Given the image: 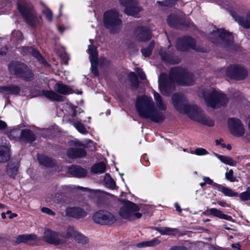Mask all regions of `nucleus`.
I'll return each mask as SVG.
<instances>
[{
	"label": "nucleus",
	"instance_id": "nucleus-60",
	"mask_svg": "<svg viewBox=\"0 0 250 250\" xmlns=\"http://www.w3.org/2000/svg\"><path fill=\"white\" fill-rule=\"evenodd\" d=\"M7 50V47L6 46L4 47V50H0V55L4 56L6 54L7 52L6 51Z\"/></svg>",
	"mask_w": 250,
	"mask_h": 250
},
{
	"label": "nucleus",
	"instance_id": "nucleus-51",
	"mask_svg": "<svg viewBox=\"0 0 250 250\" xmlns=\"http://www.w3.org/2000/svg\"><path fill=\"white\" fill-rule=\"evenodd\" d=\"M194 153L197 155H204L208 154V152L203 148H198L195 150Z\"/></svg>",
	"mask_w": 250,
	"mask_h": 250
},
{
	"label": "nucleus",
	"instance_id": "nucleus-11",
	"mask_svg": "<svg viewBox=\"0 0 250 250\" xmlns=\"http://www.w3.org/2000/svg\"><path fill=\"white\" fill-rule=\"evenodd\" d=\"M90 211V206L88 204H85L82 207L73 206L68 207L65 210V215L76 219L84 218Z\"/></svg>",
	"mask_w": 250,
	"mask_h": 250
},
{
	"label": "nucleus",
	"instance_id": "nucleus-17",
	"mask_svg": "<svg viewBox=\"0 0 250 250\" xmlns=\"http://www.w3.org/2000/svg\"><path fill=\"white\" fill-rule=\"evenodd\" d=\"M228 126L230 133L234 136H242L245 133V129L241 121L237 118H229Z\"/></svg>",
	"mask_w": 250,
	"mask_h": 250
},
{
	"label": "nucleus",
	"instance_id": "nucleus-62",
	"mask_svg": "<svg viewBox=\"0 0 250 250\" xmlns=\"http://www.w3.org/2000/svg\"><path fill=\"white\" fill-rule=\"evenodd\" d=\"M217 203L222 207H225L228 206L227 204L224 201H218Z\"/></svg>",
	"mask_w": 250,
	"mask_h": 250
},
{
	"label": "nucleus",
	"instance_id": "nucleus-32",
	"mask_svg": "<svg viewBox=\"0 0 250 250\" xmlns=\"http://www.w3.org/2000/svg\"><path fill=\"white\" fill-rule=\"evenodd\" d=\"M161 241L158 238H154L152 240L142 242L137 245L138 248H144L146 247H154L160 243Z\"/></svg>",
	"mask_w": 250,
	"mask_h": 250
},
{
	"label": "nucleus",
	"instance_id": "nucleus-1",
	"mask_svg": "<svg viewBox=\"0 0 250 250\" xmlns=\"http://www.w3.org/2000/svg\"><path fill=\"white\" fill-rule=\"evenodd\" d=\"M154 98L158 111L154 108V102L151 97L146 96H139L136 101L135 107L139 115L145 119H149L151 121L160 123L166 119V116L162 111H166L167 104L164 102L160 95L153 91Z\"/></svg>",
	"mask_w": 250,
	"mask_h": 250
},
{
	"label": "nucleus",
	"instance_id": "nucleus-41",
	"mask_svg": "<svg viewBox=\"0 0 250 250\" xmlns=\"http://www.w3.org/2000/svg\"><path fill=\"white\" fill-rule=\"evenodd\" d=\"M237 197H239L242 201H247L250 200V187L247 188L245 191L240 194L238 193Z\"/></svg>",
	"mask_w": 250,
	"mask_h": 250
},
{
	"label": "nucleus",
	"instance_id": "nucleus-3",
	"mask_svg": "<svg viewBox=\"0 0 250 250\" xmlns=\"http://www.w3.org/2000/svg\"><path fill=\"white\" fill-rule=\"evenodd\" d=\"M171 99L173 106L179 112L187 114L190 119L203 125L210 127L214 125V121L206 116L199 107L197 105L188 104L183 95L175 93L172 95Z\"/></svg>",
	"mask_w": 250,
	"mask_h": 250
},
{
	"label": "nucleus",
	"instance_id": "nucleus-29",
	"mask_svg": "<svg viewBox=\"0 0 250 250\" xmlns=\"http://www.w3.org/2000/svg\"><path fill=\"white\" fill-rule=\"evenodd\" d=\"M95 202L99 207H101L105 201V193L100 190H93Z\"/></svg>",
	"mask_w": 250,
	"mask_h": 250
},
{
	"label": "nucleus",
	"instance_id": "nucleus-52",
	"mask_svg": "<svg viewBox=\"0 0 250 250\" xmlns=\"http://www.w3.org/2000/svg\"><path fill=\"white\" fill-rule=\"evenodd\" d=\"M21 50L23 55H28L31 53V51L33 50V47L23 46L21 48Z\"/></svg>",
	"mask_w": 250,
	"mask_h": 250
},
{
	"label": "nucleus",
	"instance_id": "nucleus-44",
	"mask_svg": "<svg viewBox=\"0 0 250 250\" xmlns=\"http://www.w3.org/2000/svg\"><path fill=\"white\" fill-rule=\"evenodd\" d=\"M139 40L141 41L146 42L151 38L150 32H139L137 35Z\"/></svg>",
	"mask_w": 250,
	"mask_h": 250
},
{
	"label": "nucleus",
	"instance_id": "nucleus-8",
	"mask_svg": "<svg viewBox=\"0 0 250 250\" xmlns=\"http://www.w3.org/2000/svg\"><path fill=\"white\" fill-rule=\"evenodd\" d=\"M8 70L10 72L17 78L29 82L32 81L34 74L32 70L25 63L17 61H13L8 64Z\"/></svg>",
	"mask_w": 250,
	"mask_h": 250
},
{
	"label": "nucleus",
	"instance_id": "nucleus-39",
	"mask_svg": "<svg viewBox=\"0 0 250 250\" xmlns=\"http://www.w3.org/2000/svg\"><path fill=\"white\" fill-rule=\"evenodd\" d=\"M22 130L20 128H14L9 132V137L11 139H19L20 141L22 134Z\"/></svg>",
	"mask_w": 250,
	"mask_h": 250
},
{
	"label": "nucleus",
	"instance_id": "nucleus-35",
	"mask_svg": "<svg viewBox=\"0 0 250 250\" xmlns=\"http://www.w3.org/2000/svg\"><path fill=\"white\" fill-rule=\"evenodd\" d=\"M75 231L72 227L68 226L65 231L59 232V235L60 237L68 239L71 237H74Z\"/></svg>",
	"mask_w": 250,
	"mask_h": 250
},
{
	"label": "nucleus",
	"instance_id": "nucleus-63",
	"mask_svg": "<svg viewBox=\"0 0 250 250\" xmlns=\"http://www.w3.org/2000/svg\"><path fill=\"white\" fill-rule=\"evenodd\" d=\"M232 247V248H236L237 249H240V245L239 243H234V244H233L232 245H231Z\"/></svg>",
	"mask_w": 250,
	"mask_h": 250
},
{
	"label": "nucleus",
	"instance_id": "nucleus-30",
	"mask_svg": "<svg viewBox=\"0 0 250 250\" xmlns=\"http://www.w3.org/2000/svg\"><path fill=\"white\" fill-rule=\"evenodd\" d=\"M36 238V235L34 234L20 235L17 237L15 243L17 244L28 243L29 241L35 240Z\"/></svg>",
	"mask_w": 250,
	"mask_h": 250
},
{
	"label": "nucleus",
	"instance_id": "nucleus-55",
	"mask_svg": "<svg viewBox=\"0 0 250 250\" xmlns=\"http://www.w3.org/2000/svg\"><path fill=\"white\" fill-rule=\"evenodd\" d=\"M213 187L214 188L217 189L218 191H221V192H222L223 188H224L225 187L222 186L221 185H220V184H217V183H215L213 184Z\"/></svg>",
	"mask_w": 250,
	"mask_h": 250
},
{
	"label": "nucleus",
	"instance_id": "nucleus-64",
	"mask_svg": "<svg viewBox=\"0 0 250 250\" xmlns=\"http://www.w3.org/2000/svg\"><path fill=\"white\" fill-rule=\"evenodd\" d=\"M170 250H186L184 248L176 247H174V248L171 249Z\"/></svg>",
	"mask_w": 250,
	"mask_h": 250
},
{
	"label": "nucleus",
	"instance_id": "nucleus-36",
	"mask_svg": "<svg viewBox=\"0 0 250 250\" xmlns=\"http://www.w3.org/2000/svg\"><path fill=\"white\" fill-rule=\"evenodd\" d=\"M7 174L12 177H14L17 174L18 167L14 164H8L6 167Z\"/></svg>",
	"mask_w": 250,
	"mask_h": 250
},
{
	"label": "nucleus",
	"instance_id": "nucleus-4",
	"mask_svg": "<svg viewBox=\"0 0 250 250\" xmlns=\"http://www.w3.org/2000/svg\"><path fill=\"white\" fill-rule=\"evenodd\" d=\"M202 95L207 105L212 108L225 106L228 102V99L225 94L213 88L204 90Z\"/></svg>",
	"mask_w": 250,
	"mask_h": 250
},
{
	"label": "nucleus",
	"instance_id": "nucleus-43",
	"mask_svg": "<svg viewBox=\"0 0 250 250\" xmlns=\"http://www.w3.org/2000/svg\"><path fill=\"white\" fill-rule=\"evenodd\" d=\"M104 181L106 186L111 188H114L116 186L115 182L108 173L105 174Z\"/></svg>",
	"mask_w": 250,
	"mask_h": 250
},
{
	"label": "nucleus",
	"instance_id": "nucleus-50",
	"mask_svg": "<svg viewBox=\"0 0 250 250\" xmlns=\"http://www.w3.org/2000/svg\"><path fill=\"white\" fill-rule=\"evenodd\" d=\"M98 62H90L91 63V70L93 74L96 76H98V70L97 68Z\"/></svg>",
	"mask_w": 250,
	"mask_h": 250
},
{
	"label": "nucleus",
	"instance_id": "nucleus-48",
	"mask_svg": "<svg viewBox=\"0 0 250 250\" xmlns=\"http://www.w3.org/2000/svg\"><path fill=\"white\" fill-rule=\"evenodd\" d=\"M177 1V0H167L165 1H157V3L162 6L171 7Z\"/></svg>",
	"mask_w": 250,
	"mask_h": 250
},
{
	"label": "nucleus",
	"instance_id": "nucleus-42",
	"mask_svg": "<svg viewBox=\"0 0 250 250\" xmlns=\"http://www.w3.org/2000/svg\"><path fill=\"white\" fill-rule=\"evenodd\" d=\"M31 55L36 58L37 60L41 63L45 64H47V62L44 60L41 53L34 48H33V50L31 51Z\"/></svg>",
	"mask_w": 250,
	"mask_h": 250
},
{
	"label": "nucleus",
	"instance_id": "nucleus-7",
	"mask_svg": "<svg viewBox=\"0 0 250 250\" xmlns=\"http://www.w3.org/2000/svg\"><path fill=\"white\" fill-rule=\"evenodd\" d=\"M54 91L42 90V94L52 102H61L65 100V98L62 95H68L73 92L72 89L62 82L56 83L53 87Z\"/></svg>",
	"mask_w": 250,
	"mask_h": 250
},
{
	"label": "nucleus",
	"instance_id": "nucleus-57",
	"mask_svg": "<svg viewBox=\"0 0 250 250\" xmlns=\"http://www.w3.org/2000/svg\"><path fill=\"white\" fill-rule=\"evenodd\" d=\"M203 180L204 181H205L206 184H208L212 185V186H213V184L215 183L211 179H210L208 177H204Z\"/></svg>",
	"mask_w": 250,
	"mask_h": 250
},
{
	"label": "nucleus",
	"instance_id": "nucleus-28",
	"mask_svg": "<svg viewBox=\"0 0 250 250\" xmlns=\"http://www.w3.org/2000/svg\"><path fill=\"white\" fill-rule=\"evenodd\" d=\"M10 158V149L7 146H0V163H5Z\"/></svg>",
	"mask_w": 250,
	"mask_h": 250
},
{
	"label": "nucleus",
	"instance_id": "nucleus-33",
	"mask_svg": "<svg viewBox=\"0 0 250 250\" xmlns=\"http://www.w3.org/2000/svg\"><path fill=\"white\" fill-rule=\"evenodd\" d=\"M106 167L103 162L98 163L93 165L91 168V171L95 174L104 173Z\"/></svg>",
	"mask_w": 250,
	"mask_h": 250
},
{
	"label": "nucleus",
	"instance_id": "nucleus-46",
	"mask_svg": "<svg viewBox=\"0 0 250 250\" xmlns=\"http://www.w3.org/2000/svg\"><path fill=\"white\" fill-rule=\"evenodd\" d=\"M42 14L44 15L46 19L49 22H51L53 19V13L52 11L48 8H45L42 11Z\"/></svg>",
	"mask_w": 250,
	"mask_h": 250
},
{
	"label": "nucleus",
	"instance_id": "nucleus-38",
	"mask_svg": "<svg viewBox=\"0 0 250 250\" xmlns=\"http://www.w3.org/2000/svg\"><path fill=\"white\" fill-rule=\"evenodd\" d=\"M154 229L162 235H171L176 230V229L169 227H155Z\"/></svg>",
	"mask_w": 250,
	"mask_h": 250
},
{
	"label": "nucleus",
	"instance_id": "nucleus-15",
	"mask_svg": "<svg viewBox=\"0 0 250 250\" xmlns=\"http://www.w3.org/2000/svg\"><path fill=\"white\" fill-rule=\"evenodd\" d=\"M176 48L181 51H187L190 48L198 51H203L202 49L196 48L194 40L189 37L179 38L177 41Z\"/></svg>",
	"mask_w": 250,
	"mask_h": 250
},
{
	"label": "nucleus",
	"instance_id": "nucleus-23",
	"mask_svg": "<svg viewBox=\"0 0 250 250\" xmlns=\"http://www.w3.org/2000/svg\"><path fill=\"white\" fill-rule=\"evenodd\" d=\"M21 88L17 85L11 84L0 87V92L5 94L19 95Z\"/></svg>",
	"mask_w": 250,
	"mask_h": 250
},
{
	"label": "nucleus",
	"instance_id": "nucleus-40",
	"mask_svg": "<svg viewBox=\"0 0 250 250\" xmlns=\"http://www.w3.org/2000/svg\"><path fill=\"white\" fill-rule=\"evenodd\" d=\"M155 42L154 41H151L148 46L141 49V52L143 55L146 57H148L151 54L152 51L154 48Z\"/></svg>",
	"mask_w": 250,
	"mask_h": 250
},
{
	"label": "nucleus",
	"instance_id": "nucleus-53",
	"mask_svg": "<svg viewBox=\"0 0 250 250\" xmlns=\"http://www.w3.org/2000/svg\"><path fill=\"white\" fill-rule=\"evenodd\" d=\"M41 211L43 213H46L48 215H51L52 216H54L55 215V213L48 208L43 207L42 208Z\"/></svg>",
	"mask_w": 250,
	"mask_h": 250
},
{
	"label": "nucleus",
	"instance_id": "nucleus-6",
	"mask_svg": "<svg viewBox=\"0 0 250 250\" xmlns=\"http://www.w3.org/2000/svg\"><path fill=\"white\" fill-rule=\"evenodd\" d=\"M104 26L112 31L120 30L123 26L121 16L116 9H110L105 11L103 15Z\"/></svg>",
	"mask_w": 250,
	"mask_h": 250
},
{
	"label": "nucleus",
	"instance_id": "nucleus-54",
	"mask_svg": "<svg viewBox=\"0 0 250 250\" xmlns=\"http://www.w3.org/2000/svg\"><path fill=\"white\" fill-rule=\"evenodd\" d=\"M137 72L138 76L141 80H143L146 79V75L142 70L139 69Z\"/></svg>",
	"mask_w": 250,
	"mask_h": 250
},
{
	"label": "nucleus",
	"instance_id": "nucleus-5",
	"mask_svg": "<svg viewBox=\"0 0 250 250\" xmlns=\"http://www.w3.org/2000/svg\"><path fill=\"white\" fill-rule=\"evenodd\" d=\"M18 8L26 23L33 28H37L42 24V19L37 14L33 6L27 3H18Z\"/></svg>",
	"mask_w": 250,
	"mask_h": 250
},
{
	"label": "nucleus",
	"instance_id": "nucleus-21",
	"mask_svg": "<svg viewBox=\"0 0 250 250\" xmlns=\"http://www.w3.org/2000/svg\"><path fill=\"white\" fill-rule=\"evenodd\" d=\"M86 154V150L82 148H70L67 151L68 157L72 159L84 157Z\"/></svg>",
	"mask_w": 250,
	"mask_h": 250
},
{
	"label": "nucleus",
	"instance_id": "nucleus-14",
	"mask_svg": "<svg viewBox=\"0 0 250 250\" xmlns=\"http://www.w3.org/2000/svg\"><path fill=\"white\" fill-rule=\"evenodd\" d=\"M209 38L211 42L216 44H229L233 40L231 32H210Z\"/></svg>",
	"mask_w": 250,
	"mask_h": 250
},
{
	"label": "nucleus",
	"instance_id": "nucleus-19",
	"mask_svg": "<svg viewBox=\"0 0 250 250\" xmlns=\"http://www.w3.org/2000/svg\"><path fill=\"white\" fill-rule=\"evenodd\" d=\"M59 233L47 229L44 233L43 238L48 243L58 245L63 244L64 241L59 238Z\"/></svg>",
	"mask_w": 250,
	"mask_h": 250
},
{
	"label": "nucleus",
	"instance_id": "nucleus-18",
	"mask_svg": "<svg viewBox=\"0 0 250 250\" xmlns=\"http://www.w3.org/2000/svg\"><path fill=\"white\" fill-rule=\"evenodd\" d=\"M230 14L240 26L245 29H250V9L245 13L243 17L240 16L234 11H230Z\"/></svg>",
	"mask_w": 250,
	"mask_h": 250
},
{
	"label": "nucleus",
	"instance_id": "nucleus-49",
	"mask_svg": "<svg viewBox=\"0 0 250 250\" xmlns=\"http://www.w3.org/2000/svg\"><path fill=\"white\" fill-rule=\"evenodd\" d=\"M226 178L230 182H233L236 181V177L233 175V171L232 169L227 172L225 174Z\"/></svg>",
	"mask_w": 250,
	"mask_h": 250
},
{
	"label": "nucleus",
	"instance_id": "nucleus-24",
	"mask_svg": "<svg viewBox=\"0 0 250 250\" xmlns=\"http://www.w3.org/2000/svg\"><path fill=\"white\" fill-rule=\"evenodd\" d=\"M68 171L74 176L78 178L83 177L87 174L86 170L79 166H71L68 168Z\"/></svg>",
	"mask_w": 250,
	"mask_h": 250
},
{
	"label": "nucleus",
	"instance_id": "nucleus-16",
	"mask_svg": "<svg viewBox=\"0 0 250 250\" xmlns=\"http://www.w3.org/2000/svg\"><path fill=\"white\" fill-rule=\"evenodd\" d=\"M226 75L230 78L241 80L247 76V71L238 65H230L226 70Z\"/></svg>",
	"mask_w": 250,
	"mask_h": 250
},
{
	"label": "nucleus",
	"instance_id": "nucleus-2",
	"mask_svg": "<svg viewBox=\"0 0 250 250\" xmlns=\"http://www.w3.org/2000/svg\"><path fill=\"white\" fill-rule=\"evenodd\" d=\"M175 82L181 85L189 86L194 83L192 73L181 67H173L169 75L161 74L159 77V87L161 93L168 96L175 90Z\"/></svg>",
	"mask_w": 250,
	"mask_h": 250
},
{
	"label": "nucleus",
	"instance_id": "nucleus-10",
	"mask_svg": "<svg viewBox=\"0 0 250 250\" xmlns=\"http://www.w3.org/2000/svg\"><path fill=\"white\" fill-rule=\"evenodd\" d=\"M140 207L135 203L126 201L119 211L120 215L123 218L132 221L140 218L142 214L138 212Z\"/></svg>",
	"mask_w": 250,
	"mask_h": 250
},
{
	"label": "nucleus",
	"instance_id": "nucleus-47",
	"mask_svg": "<svg viewBox=\"0 0 250 250\" xmlns=\"http://www.w3.org/2000/svg\"><path fill=\"white\" fill-rule=\"evenodd\" d=\"M222 193H224L225 195L229 197H237L238 195L237 192H235L231 189L226 187L223 188Z\"/></svg>",
	"mask_w": 250,
	"mask_h": 250
},
{
	"label": "nucleus",
	"instance_id": "nucleus-45",
	"mask_svg": "<svg viewBox=\"0 0 250 250\" xmlns=\"http://www.w3.org/2000/svg\"><path fill=\"white\" fill-rule=\"evenodd\" d=\"M130 82L133 86L137 88L139 85V81L134 72H131L129 74Z\"/></svg>",
	"mask_w": 250,
	"mask_h": 250
},
{
	"label": "nucleus",
	"instance_id": "nucleus-58",
	"mask_svg": "<svg viewBox=\"0 0 250 250\" xmlns=\"http://www.w3.org/2000/svg\"><path fill=\"white\" fill-rule=\"evenodd\" d=\"M136 31H148V29L145 26H138Z\"/></svg>",
	"mask_w": 250,
	"mask_h": 250
},
{
	"label": "nucleus",
	"instance_id": "nucleus-20",
	"mask_svg": "<svg viewBox=\"0 0 250 250\" xmlns=\"http://www.w3.org/2000/svg\"><path fill=\"white\" fill-rule=\"evenodd\" d=\"M70 108H71L72 112L71 114V117L69 118L68 122L72 124L80 133L83 134H87V131L86 130L85 126L81 123V120L77 121L74 118V117L76 116V107L74 106H70Z\"/></svg>",
	"mask_w": 250,
	"mask_h": 250
},
{
	"label": "nucleus",
	"instance_id": "nucleus-27",
	"mask_svg": "<svg viewBox=\"0 0 250 250\" xmlns=\"http://www.w3.org/2000/svg\"><path fill=\"white\" fill-rule=\"evenodd\" d=\"M159 54L162 59L167 62L171 64H176L180 62L179 58H176V60H174L173 57L164 49H161L159 51Z\"/></svg>",
	"mask_w": 250,
	"mask_h": 250
},
{
	"label": "nucleus",
	"instance_id": "nucleus-26",
	"mask_svg": "<svg viewBox=\"0 0 250 250\" xmlns=\"http://www.w3.org/2000/svg\"><path fill=\"white\" fill-rule=\"evenodd\" d=\"M38 159L41 165L46 167H52L56 164L53 159L45 155H38Z\"/></svg>",
	"mask_w": 250,
	"mask_h": 250
},
{
	"label": "nucleus",
	"instance_id": "nucleus-56",
	"mask_svg": "<svg viewBox=\"0 0 250 250\" xmlns=\"http://www.w3.org/2000/svg\"><path fill=\"white\" fill-rule=\"evenodd\" d=\"M70 26L69 25H62L58 27L59 31H64L65 30H70Z\"/></svg>",
	"mask_w": 250,
	"mask_h": 250
},
{
	"label": "nucleus",
	"instance_id": "nucleus-34",
	"mask_svg": "<svg viewBox=\"0 0 250 250\" xmlns=\"http://www.w3.org/2000/svg\"><path fill=\"white\" fill-rule=\"evenodd\" d=\"M215 155L219 159L222 163L231 166H235L236 165V162L232 160L230 157L222 155L215 154Z\"/></svg>",
	"mask_w": 250,
	"mask_h": 250
},
{
	"label": "nucleus",
	"instance_id": "nucleus-25",
	"mask_svg": "<svg viewBox=\"0 0 250 250\" xmlns=\"http://www.w3.org/2000/svg\"><path fill=\"white\" fill-rule=\"evenodd\" d=\"M208 215H210L220 219L231 221L233 222L234 220L230 216L225 214L223 212L217 208H211L209 210V213Z\"/></svg>",
	"mask_w": 250,
	"mask_h": 250
},
{
	"label": "nucleus",
	"instance_id": "nucleus-9",
	"mask_svg": "<svg viewBox=\"0 0 250 250\" xmlns=\"http://www.w3.org/2000/svg\"><path fill=\"white\" fill-rule=\"evenodd\" d=\"M167 21L168 25L172 27L178 28L181 25L185 26L190 30L197 29L194 24L181 11L171 14L167 17Z\"/></svg>",
	"mask_w": 250,
	"mask_h": 250
},
{
	"label": "nucleus",
	"instance_id": "nucleus-22",
	"mask_svg": "<svg viewBox=\"0 0 250 250\" xmlns=\"http://www.w3.org/2000/svg\"><path fill=\"white\" fill-rule=\"evenodd\" d=\"M36 139L34 133L30 129H24L22 130V134L20 141L25 143H32Z\"/></svg>",
	"mask_w": 250,
	"mask_h": 250
},
{
	"label": "nucleus",
	"instance_id": "nucleus-12",
	"mask_svg": "<svg viewBox=\"0 0 250 250\" xmlns=\"http://www.w3.org/2000/svg\"><path fill=\"white\" fill-rule=\"evenodd\" d=\"M121 5L125 7V13L129 16L135 18L140 17L139 13L143 10V8L138 6L137 0H119Z\"/></svg>",
	"mask_w": 250,
	"mask_h": 250
},
{
	"label": "nucleus",
	"instance_id": "nucleus-59",
	"mask_svg": "<svg viewBox=\"0 0 250 250\" xmlns=\"http://www.w3.org/2000/svg\"><path fill=\"white\" fill-rule=\"evenodd\" d=\"M6 127V124L2 121L0 120V129H3L5 128Z\"/></svg>",
	"mask_w": 250,
	"mask_h": 250
},
{
	"label": "nucleus",
	"instance_id": "nucleus-61",
	"mask_svg": "<svg viewBox=\"0 0 250 250\" xmlns=\"http://www.w3.org/2000/svg\"><path fill=\"white\" fill-rule=\"evenodd\" d=\"M175 207L176 209V210L178 211L179 212H181L182 211V209L180 207V206L178 204V203L175 204Z\"/></svg>",
	"mask_w": 250,
	"mask_h": 250
},
{
	"label": "nucleus",
	"instance_id": "nucleus-13",
	"mask_svg": "<svg viewBox=\"0 0 250 250\" xmlns=\"http://www.w3.org/2000/svg\"><path fill=\"white\" fill-rule=\"evenodd\" d=\"M92 219L95 223L102 225H111L116 220L112 213L105 210L97 211L93 214Z\"/></svg>",
	"mask_w": 250,
	"mask_h": 250
},
{
	"label": "nucleus",
	"instance_id": "nucleus-31",
	"mask_svg": "<svg viewBox=\"0 0 250 250\" xmlns=\"http://www.w3.org/2000/svg\"><path fill=\"white\" fill-rule=\"evenodd\" d=\"M87 52L89 55L90 62L98 61V51L96 47L94 45H89L87 49Z\"/></svg>",
	"mask_w": 250,
	"mask_h": 250
},
{
	"label": "nucleus",
	"instance_id": "nucleus-37",
	"mask_svg": "<svg viewBox=\"0 0 250 250\" xmlns=\"http://www.w3.org/2000/svg\"><path fill=\"white\" fill-rule=\"evenodd\" d=\"M74 235V239L78 243L82 245H85L88 243V239L83 234L76 231Z\"/></svg>",
	"mask_w": 250,
	"mask_h": 250
}]
</instances>
